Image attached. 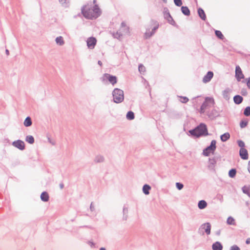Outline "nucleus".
Instances as JSON below:
<instances>
[{"instance_id":"nucleus-43","label":"nucleus","mask_w":250,"mask_h":250,"mask_svg":"<svg viewBox=\"0 0 250 250\" xmlns=\"http://www.w3.org/2000/svg\"><path fill=\"white\" fill-rule=\"evenodd\" d=\"M248 169L250 173V161L249 162Z\"/></svg>"},{"instance_id":"nucleus-49","label":"nucleus","mask_w":250,"mask_h":250,"mask_svg":"<svg viewBox=\"0 0 250 250\" xmlns=\"http://www.w3.org/2000/svg\"><path fill=\"white\" fill-rule=\"evenodd\" d=\"M100 250H105L104 248H102L100 249Z\"/></svg>"},{"instance_id":"nucleus-19","label":"nucleus","mask_w":250,"mask_h":250,"mask_svg":"<svg viewBox=\"0 0 250 250\" xmlns=\"http://www.w3.org/2000/svg\"><path fill=\"white\" fill-rule=\"evenodd\" d=\"M234 102L236 104H240L243 101V98L239 95L235 96L233 98Z\"/></svg>"},{"instance_id":"nucleus-31","label":"nucleus","mask_w":250,"mask_h":250,"mask_svg":"<svg viewBox=\"0 0 250 250\" xmlns=\"http://www.w3.org/2000/svg\"><path fill=\"white\" fill-rule=\"evenodd\" d=\"M244 114L246 116H249L250 115V106H247L244 110Z\"/></svg>"},{"instance_id":"nucleus-22","label":"nucleus","mask_w":250,"mask_h":250,"mask_svg":"<svg viewBox=\"0 0 250 250\" xmlns=\"http://www.w3.org/2000/svg\"><path fill=\"white\" fill-rule=\"evenodd\" d=\"M242 190L244 193L247 194L250 197V186H245L242 188Z\"/></svg>"},{"instance_id":"nucleus-4","label":"nucleus","mask_w":250,"mask_h":250,"mask_svg":"<svg viewBox=\"0 0 250 250\" xmlns=\"http://www.w3.org/2000/svg\"><path fill=\"white\" fill-rule=\"evenodd\" d=\"M113 101L116 103H120L124 99V91L119 88H115L112 92Z\"/></svg>"},{"instance_id":"nucleus-39","label":"nucleus","mask_w":250,"mask_h":250,"mask_svg":"<svg viewBox=\"0 0 250 250\" xmlns=\"http://www.w3.org/2000/svg\"><path fill=\"white\" fill-rule=\"evenodd\" d=\"M176 185L177 188L179 190H181L183 188V185L180 183H176Z\"/></svg>"},{"instance_id":"nucleus-18","label":"nucleus","mask_w":250,"mask_h":250,"mask_svg":"<svg viewBox=\"0 0 250 250\" xmlns=\"http://www.w3.org/2000/svg\"><path fill=\"white\" fill-rule=\"evenodd\" d=\"M198 13L199 16V17L203 20H205L206 19V14L204 11V10L200 8L198 10Z\"/></svg>"},{"instance_id":"nucleus-25","label":"nucleus","mask_w":250,"mask_h":250,"mask_svg":"<svg viewBox=\"0 0 250 250\" xmlns=\"http://www.w3.org/2000/svg\"><path fill=\"white\" fill-rule=\"evenodd\" d=\"M205 102L208 106L213 105L214 104V99L212 98L207 97L205 99Z\"/></svg>"},{"instance_id":"nucleus-45","label":"nucleus","mask_w":250,"mask_h":250,"mask_svg":"<svg viewBox=\"0 0 250 250\" xmlns=\"http://www.w3.org/2000/svg\"><path fill=\"white\" fill-rule=\"evenodd\" d=\"M98 63L100 66H102V63L101 61H99L98 62Z\"/></svg>"},{"instance_id":"nucleus-41","label":"nucleus","mask_w":250,"mask_h":250,"mask_svg":"<svg viewBox=\"0 0 250 250\" xmlns=\"http://www.w3.org/2000/svg\"><path fill=\"white\" fill-rule=\"evenodd\" d=\"M46 139L48 140H51L53 139V138L52 137V135L47 134H46Z\"/></svg>"},{"instance_id":"nucleus-52","label":"nucleus","mask_w":250,"mask_h":250,"mask_svg":"<svg viewBox=\"0 0 250 250\" xmlns=\"http://www.w3.org/2000/svg\"><path fill=\"white\" fill-rule=\"evenodd\" d=\"M163 1H164V2H167V0H163Z\"/></svg>"},{"instance_id":"nucleus-51","label":"nucleus","mask_w":250,"mask_h":250,"mask_svg":"<svg viewBox=\"0 0 250 250\" xmlns=\"http://www.w3.org/2000/svg\"><path fill=\"white\" fill-rule=\"evenodd\" d=\"M30 144H32L34 142H32V141H31V142H29Z\"/></svg>"},{"instance_id":"nucleus-32","label":"nucleus","mask_w":250,"mask_h":250,"mask_svg":"<svg viewBox=\"0 0 250 250\" xmlns=\"http://www.w3.org/2000/svg\"><path fill=\"white\" fill-rule=\"evenodd\" d=\"M248 125V121L246 120L242 121L240 123V126L241 128L245 127Z\"/></svg>"},{"instance_id":"nucleus-12","label":"nucleus","mask_w":250,"mask_h":250,"mask_svg":"<svg viewBox=\"0 0 250 250\" xmlns=\"http://www.w3.org/2000/svg\"><path fill=\"white\" fill-rule=\"evenodd\" d=\"M13 145L19 148L20 149H23L24 148V144L23 142H13Z\"/></svg>"},{"instance_id":"nucleus-27","label":"nucleus","mask_w":250,"mask_h":250,"mask_svg":"<svg viewBox=\"0 0 250 250\" xmlns=\"http://www.w3.org/2000/svg\"><path fill=\"white\" fill-rule=\"evenodd\" d=\"M150 187L149 186L147 185H144L143 188L144 193L146 195L148 194L149 193V190H150Z\"/></svg>"},{"instance_id":"nucleus-16","label":"nucleus","mask_w":250,"mask_h":250,"mask_svg":"<svg viewBox=\"0 0 250 250\" xmlns=\"http://www.w3.org/2000/svg\"><path fill=\"white\" fill-rule=\"evenodd\" d=\"M223 246L221 244L218 242H216L212 245L213 250H222Z\"/></svg>"},{"instance_id":"nucleus-11","label":"nucleus","mask_w":250,"mask_h":250,"mask_svg":"<svg viewBox=\"0 0 250 250\" xmlns=\"http://www.w3.org/2000/svg\"><path fill=\"white\" fill-rule=\"evenodd\" d=\"M213 76V73L211 71H208L207 75H205L203 79V82L207 83L209 82Z\"/></svg>"},{"instance_id":"nucleus-6","label":"nucleus","mask_w":250,"mask_h":250,"mask_svg":"<svg viewBox=\"0 0 250 250\" xmlns=\"http://www.w3.org/2000/svg\"><path fill=\"white\" fill-rule=\"evenodd\" d=\"M102 79L103 82L108 80L112 85L116 84L117 82V77L116 76L107 73L104 74Z\"/></svg>"},{"instance_id":"nucleus-10","label":"nucleus","mask_w":250,"mask_h":250,"mask_svg":"<svg viewBox=\"0 0 250 250\" xmlns=\"http://www.w3.org/2000/svg\"><path fill=\"white\" fill-rule=\"evenodd\" d=\"M164 16L165 19H166L170 24L172 25L174 24V21L167 9L164 11Z\"/></svg>"},{"instance_id":"nucleus-28","label":"nucleus","mask_w":250,"mask_h":250,"mask_svg":"<svg viewBox=\"0 0 250 250\" xmlns=\"http://www.w3.org/2000/svg\"><path fill=\"white\" fill-rule=\"evenodd\" d=\"M227 222L228 225H234L235 224V220L232 217H228Z\"/></svg>"},{"instance_id":"nucleus-33","label":"nucleus","mask_w":250,"mask_h":250,"mask_svg":"<svg viewBox=\"0 0 250 250\" xmlns=\"http://www.w3.org/2000/svg\"><path fill=\"white\" fill-rule=\"evenodd\" d=\"M236 170L235 169H232L231 170H229V176L230 177H233L235 176V175H236Z\"/></svg>"},{"instance_id":"nucleus-2","label":"nucleus","mask_w":250,"mask_h":250,"mask_svg":"<svg viewBox=\"0 0 250 250\" xmlns=\"http://www.w3.org/2000/svg\"><path fill=\"white\" fill-rule=\"evenodd\" d=\"M189 133L193 136L199 137L208 135V130L206 125L202 123L195 129L189 130Z\"/></svg>"},{"instance_id":"nucleus-9","label":"nucleus","mask_w":250,"mask_h":250,"mask_svg":"<svg viewBox=\"0 0 250 250\" xmlns=\"http://www.w3.org/2000/svg\"><path fill=\"white\" fill-rule=\"evenodd\" d=\"M235 77L238 81H240L244 78L241 68L239 66H236L235 68Z\"/></svg>"},{"instance_id":"nucleus-42","label":"nucleus","mask_w":250,"mask_h":250,"mask_svg":"<svg viewBox=\"0 0 250 250\" xmlns=\"http://www.w3.org/2000/svg\"><path fill=\"white\" fill-rule=\"evenodd\" d=\"M247 85L249 88L250 89V77L248 79Z\"/></svg>"},{"instance_id":"nucleus-37","label":"nucleus","mask_w":250,"mask_h":250,"mask_svg":"<svg viewBox=\"0 0 250 250\" xmlns=\"http://www.w3.org/2000/svg\"><path fill=\"white\" fill-rule=\"evenodd\" d=\"M174 3L178 6H180L182 5V2L181 0H174Z\"/></svg>"},{"instance_id":"nucleus-7","label":"nucleus","mask_w":250,"mask_h":250,"mask_svg":"<svg viewBox=\"0 0 250 250\" xmlns=\"http://www.w3.org/2000/svg\"><path fill=\"white\" fill-rule=\"evenodd\" d=\"M215 148V142H211L210 146L204 150L203 154L206 156L209 155L210 154L213 153Z\"/></svg>"},{"instance_id":"nucleus-1","label":"nucleus","mask_w":250,"mask_h":250,"mask_svg":"<svg viewBox=\"0 0 250 250\" xmlns=\"http://www.w3.org/2000/svg\"><path fill=\"white\" fill-rule=\"evenodd\" d=\"M83 16L86 19H96L101 14V11L97 4L93 7H90L88 5L83 6L82 9Z\"/></svg>"},{"instance_id":"nucleus-46","label":"nucleus","mask_w":250,"mask_h":250,"mask_svg":"<svg viewBox=\"0 0 250 250\" xmlns=\"http://www.w3.org/2000/svg\"><path fill=\"white\" fill-rule=\"evenodd\" d=\"M60 1L63 3L65 2V0H60Z\"/></svg>"},{"instance_id":"nucleus-23","label":"nucleus","mask_w":250,"mask_h":250,"mask_svg":"<svg viewBox=\"0 0 250 250\" xmlns=\"http://www.w3.org/2000/svg\"><path fill=\"white\" fill-rule=\"evenodd\" d=\"M230 89H227L225 90L223 92V95L225 99L226 100H229V93H230Z\"/></svg>"},{"instance_id":"nucleus-3","label":"nucleus","mask_w":250,"mask_h":250,"mask_svg":"<svg viewBox=\"0 0 250 250\" xmlns=\"http://www.w3.org/2000/svg\"><path fill=\"white\" fill-rule=\"evenodd\" d=\"M128 33V27L124 22H122L119 29L113 33V36L116 39H120L122 37Z\"/></svg>"},{"instance_id":"nucleus-20","label":"nucleus","mask_w":250,"mask_h":250,"mask_svg":"<svg viewBox=\"0 0 250 250\" xmlns=\"http://www.w3.org/2000/svg\"><path fill=\"white\" fill-rule=\"evenodd\" d=\"M157 28L158 26L154 27L151 32H150L149 31H146V32L145 33L146 38H148L151 37L154 33L155 30Z\"/></svg>"},{"instance_id":"nucleus-47","label":"nucleus","mask_w":250,"mask_h":250,"mask_svg":"<svg viewBox=\"0 0 250 250\" xmlns=\"http://www.w3.org/2000/svg\"><path fill=\"white\" fill-rule=\"evenodd\" d=\"M103 157H101V160H98L97 161L98 162H100V161H103Z\"/></svg>"},{"instance_id":"nucleus-24","label":"nucleus","mask_w":250,"mask_h":250,"mask_svg":"<svg viewBox=\"0 0 250 250\" xmlns=\"http://www.w3.org/2000/svg\"><path fill=\"white\" fill-rule=\"evenodd\" d=\"M181 10H182V13L184 15H185L186 16H189V15L190 11H189V10L188 9V7L182 6L181 7Z\"/></svg>"},{"instance_id":"nucleus-13","label":"nucleus","mask_w":250,"mask_h":250,"mask_svg":"<svg viewBox=\"0 0 250 250\" xmlns=\"http://www.w3.org/2000/svg\"><path fill=\"white\" fill-rule=\"evenodd\" d=\"M32 125V121L31 118L30 117H27L23 122V125L25 127H29L31 126Z\"/></svg>"},{"instance_id":"nucleus-29","label":"nucleus","mask_w":250,"mask_h":250,"mask_svg":"<svg viewBox=\"0 0 250 250\" xmlns=\"http://www.w3.org/2000/svg\"><path fill=\"white\" fill-rule=\"evenodd\" d=\"M126 118L129 120L134 119V113L132 111L128 112L126 114Z\"/></svg>"},{"instance_id":"nucleus-50","label":"nucleus","mask_w":250,"mask_h":250,"mask_svg":"<svg viewBox=\"0 0 250 250\" xmlns=\"http://www.w3.org/2000/svg\"><path fill=\"white\" fill-rule=\"evenodd\" d=\"M97 0H93V3L94 4H95Z\"/></svg>"},{"instance_id":"nucleus-15","label":"nucleus","mask_w":250,"mask_h":250,"mask_svg":"<svg viewBox=\"0 0 250 250\" xmlns=\"http://www.w3.org/2000/svg\"><path fill=\"white\" fill-rule=\"evenodd\" d=\"M55 42L57 44L60 46H62L64 44V41L62 36L57 37L55 39Z\"/></svg>"},{"instance_id":"nucleus-44","label":"nucleus","mask_w":250,"mask_h":250,"mask_svg":"<svg viewBox=\"0 0 250 250\" xmlns=\"http://www.w3.org/2000/svg\"><path fill=\"white\" fill-rule=\"evenodd\" d=\"M246 243L247 244H250V238H248L246 240Z\"/></svg>"},{"instance_id":"nucleus-35","label":"nucleus","mask_w":250,"mask_h":250,"mask_svg":"<svg viewBox=\"0 0 250 250\" xmlns=\"http://www.w3.org/2000/svg\"><path fill=\"white\" fill-rule=\"evenodd\" d=\"M180 102L183 103H186L188 101V99L186 97H180Z\"/></svg>"},{"instance_id":"nucleus-48","label":"nucleus","mask_w":250,"mask_h":250,"mask_svg":"<svg viewBox=\"0 0 250 250\" xmlns=\"http://www.w3.org/2000/svg\"><path fill=\"white\" fill-rule=\"evenodd\" d=\"M6 53L7 55H9V51L8 50H6Z\"/></svg>"},{"instance_id":"nucleus-17","label":"nucleus","mask_w":250,"mask_h":250,"mask_svg":"<svg viewBox=\"0 0 250 250\" xmlns=\"http://www.w3.org/2000/svg\"><path fill=\"white\" fill-rule=\"evenodd\" d=\"M41 199L43 202H47L49 200V195L46 192H43L41 195Z\"/></svg>"},{"instance_id":"nucleus-5","label":"nucleus","mask_w":250,"mask_h":250,"mask_svg":"<svg viewBox=\"0 0 250 250\" xmlns=\"http://www.w3.org/2000/svg\"><path fill=\"white\" fill-rule=\"evenodd\" d=\"M238 146L240 147L239 155L241 159L243 160H248L249 154L246 146L244 142H238Z\"/></svg>"},{"instance_id":"nucleus-30","label":"nucleus","mask_w":250,"mask_h":250,"mask_svg":"<svg viewBox=\"0 0 250 250\" xmlns=\"http://www.w3.org/2000/svg\"><path fill=\"white\" fill-rule=\"evenodd\" d=\"M208 106V105L205 102L202 105H201V108H200V112L201 113H204V111H205V110L206 109V108Z\"/></svg>"},{"instance_id":"nucleus-26","label":"nucleus","mask_w":250,"mask_h":250,"mask_svg":"<svg viewBox=\"0 0 250 250\" xmlns=\"http://www.w3.org/2000/svg\"><path fill=\"white\" fill-rule=\"evenodd\" d=\"M230 137V135L229 133H225L220 136L221 141H227Z\"/></svg>"},{"instance_id":"nucleus-34","label":"nucleus","mask_w":250,"mask_h":250,"mask_svg":"<svg viewBox=\"0 0 250 250\" xmlns=\"http://www.w3.org/2000/svg\"><path fill=\"white\" fill-rule=\"evenodd\" d=\"M139 71L140 73H144L146 71L145 67L143 65L140 64L139 66Z\"/></svg>"},{"instance_id":"nucleus-40","label":"nucleus","mask_w":250,"mask_h":250,"mask_svg":"<svg viewBox=\"0 0 250 250\" xmlns=\"http://www.w3.org/2000/svg\"><path fill=\"white\" fill-rule=\"evenodd\" d=\"M230 250H240V249L237 246H233L231 247Z\"/></svg>"},{"instance_id":"nucleus-36","label":"nucleus","mask_w":250,"mask_h":250,"mask_svg":"<svg viewBox=\"0 0 250 250\" xmlns=\"http://www.w3.org/2000/svg\"><path fill=\"white\" fill-rule=\"evenodd\" d=\"M215 34H216V36L218 37L219 39H221L223 37V34H222L221 32H220V31L216 30L215 31Z\"/></svg>"},{"instance_id":"nucleus-8","label":"nucleus","mask_w":250,"mask_h":250,"mask_svg":"<svg viewBox=\"0 0 250 250\" xmlns=\"http://www.w3.org/2000/svg\"><path fill=\"white\" fill-rule=\"evenodd\" d=\"M97 42L96 38L94 37H89L86 41L87 46L90 49H92L94 48Z\"/></svg>"},{"instance_id":"nucleus-14","label":"nucleus","mask_w":250,"mask_h":250,"mask_svg":"<svg viewBox=\"0 0 250 250\" xmlns=\"http://www.w3.org/2000/svg\"><path fill=\"white\" fill-rule=\"evenodd\" d=\"M202 228L205 229V232L207 234H209L210 233L211 226L209 223H207L202 225Z\"/></svg>"},{"instance_id":"nucleus-38","label":"nucleus","mask_w":250,"mask_h":250,"mask_svg":"<svg viewBox=\"0 0 250 250\" xmlns=\"http://www.w3.org/2000/svg\"><path fill=\"white\" fill-rule=\"evenodd\" d=\"M34 138L33 137V136L31 135L27 136L25 139V141H34Z\"/></svg>"},{"instance_id":"nucleus-21","label":"nucleus","mask_w":250,"mask_h":250,"mask_svg":"<svg viewBox=\"0 0 250 250\" xmlns=\"http://www.w3.org/2000/svg\"><path fill=\"white\" fill-rule=\"evenodd\" d=\"M207 206L206 202L204 200L200 201L198 203V206L200 209H204Z\"/></svg>"}]
</instances>
